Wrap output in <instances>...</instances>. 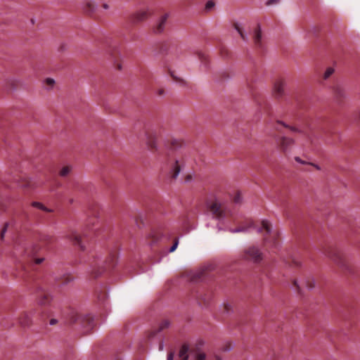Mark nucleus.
Wrapping results in <instances>:
<instances>
[{
    "mask_svg": "<svg viewBox=\"0 0 360 360\" xmlns=\"http://www.w3.org/2000/svg\"><path fill=\"white\" fill-rule=\"evenodd\" d=\"M189 351V346L187 344H184L179 352V356L180 358L188 357V352Z\"/></svg>",
    "mask_w": 360,
    "mask_h": 360,
    "instance_id": "13",
    "label": "nucleus"
},
{
    "mask_svg": "<svg viewBox=\"0 0 360 360\" xmlns=\"http://www.w3.org/2000/svg\"><path fill=\"white\" fill-rule=\"evenodd\" d=\"M214 6V3L212 1H209L207 2L205 8L209 10V9H211L212 8H213Z\"/></svg>",
    "mask_w": 360,
    "mask_h": 360,
    "instance_id": "26",
    "label": "nucleus"
},
{
    "mask_svg": "<svg viewBox=\"0 0 360 360\" xmlns=\"http://www.w3.org/2000/svg\"><path fill=\"white\" fill-rule=\"evenodd\" d=\"M262 227L257 229V232L259 233L262 230H265L267 233H270L271 232V226L270 223L267 220H263L262 222Z\"/></svg>",
    "mask_w": 360,
    "mask_h": 360,
    "instance_id": "14",
    "label": "nucleus"
},
{
    "mask_svg": "<svg viewBox=\"0 0 360 360\" xmlns=\"http://www.w3.org/2000/svg\"><path fill=\"white\" fill-rule=\"evenodd\" d=\"M328 257L338 264L342 263V255L340 252L336 250H332L328 253Z\"/></svg>",
    "mask_w": 360,
    "mask_h": 360,
    "instance_id": "11",
    "label": "nucleus"
},
{
    "mask_svg": "<svg viewBox=\"0 0 360 360\" xmlns=\"http://www.w3.org/2000/svg\"><path fill=\"white\" fill-rule=\"evenodd\" d=\"M234 27L236 30L238 32L242 39L245 41H248V36L243 33L242 28L240 27V25L238 23L234 24Z\"/></svg>",
    "mask_w": 360,
    "mask_h": 360,
    "instance_id": "15",
    "label": "nucleus"
},
{
    "mask_svg": "<svg viewBox=\"0 0 360 360\" xmlns=\"http://www.w3.org/2000/svg\"><path fill=\"white\" fill-rule=\"evenodd\" d=\"M162 348H163V344H162V343H161V345H160V349H162Z\"/></svg>",
    "mask_w": 360,
    "mask_h": 360,
    "instance_id": "43",
    "label": "nucleus"
},
{
    "mask_svg": "<svg viewBox=\"0 0 360 360\" xmlns=\"http://www.w3.org/2000/svg\"><path fill=\"white\" fill-rule=\"evenodd\" d=\"M6 82L8 84H11V85H14L15 80L13 79H9L6 80Z\"/></svg>",
    "mask_w": 360,
    "mask_h": 360,
    "instance_id": "35",
    "label": "nucleus"
},
{
    "mask_svg": "<svg viewBox=\"0 0 360 360\" xmlns=\"http://www.w3.org/2000/svg\"><path fill=\"white\" fill-rule=\"evenodd\" d=\"M295 143L293 139L283 136L280 141V146L283 152H287L291 149Z\"/></svg>",
    "mask_w": 360,
    "mask_h": 360,
    "instance_id": "6",
    "label": "nucleus"
},
{
    "mask_svg": "<svg viewBox=\"0 0 360 360\" xmlns=\"http://www.w3.org/2000/svg\"><path fill=\"white\" fill-rule=\"evenodd\" d=\"M181 360H188V357L185 356L184 358H181Z\"/></svg>",
    "mask_w": 360,
    "mask_h": 360,
    "instance_id": "42",
    "label": "nucleus"
},
{
    "mask_svg": "<svg viewBox=\"0 0 360 360\" xmlns=\"http://www.w3.org/2000/svg\"><path fill=\"white\" fill-rule=\"evenodd\" d=\"M295 285L297 286V289L300 288L297 281H295Z\"/></svg>",
    "mask_w": 360,
    "mask_h": 360,
    "instance_id": "41",
    "label": "nucleus"
},
{
    "mask_svg": "<svg viewBox=\"0 0 360 360\" xmlns=\"http://www.w3.org/2000/svg\"><path fill=\"white\" fill-rule=\"evenodd\" d=\"M309 284H307L306 285V287L308 288V289H312L313 288H314L315 286V282L312 279L309 281Z\"/></svg>",
    "mask_w": 360,
    "mask_h": 360,
    "instance_id": "27",
    "label": "nucleus"
},
{
    "mask_svg": "<svg viewBox=\"0 0 360 360\" xmlns=\"http://www.w3.org/2000/svg\"><path fill=\"white\" fill-rule=\"evenodd\" d=\"M167 18H168V15L165 14L160 18V20H158V22L156 25V27H155L156 32L160 33V32H162L165 30Z\"/></svg>",
    "mask_w": 360,
    "mask_h": 360,
    "instance_id": "10",
    "label": "nucleus"
},
{
    "mask_svg": "<svg viewBox=\"0 0 360 360\" xmlns=\"http://www.w3.org/2000/svg\"><path fill=\"white\" fill-rule=\"evenodd\" d=\"M71 169H72L71 167L65 166L60 169L59 174L60 176L65 177L69 174Z\"/></svg>",
    "mask_w": 360,
    "mask_h": 360,
    "instance_id": "16",
    "label": "nucleus"
},
{
    "mask_svg": "<svg viewBox=\"0 0 360 360\" xmlns=\"http://www.w3.org/2000/svg\"><path fill=\"white\" fill-rule=\"evenodd\" d=\"M149 16V12L147 9H142L134 13L131 17V20L138 23L146 20Z\"/></svg>",
    "mask_w": 360,
    "mask_h": 360,
    "instance_id": "4",
    "label": "nucleus"
},
{
    "mask_svg": "<svg viewBox=\"0 0 360 360\" xmlns=\"http://www.w3.org/2000/svg\"><path fill=\"white\" fill-rule=\"evenodd\" d=\"M165 326H169V323L168 322H165Z\"/></svg>",
    "mask_w": 360,
    "mask_h": 360,
    "instance_id": "44",
    "label": "nucleus"
},
{
    "mask_svg": "<svg viewBox=\"0 0 360 360\" xmlns=\"http://www.w3.org/2000/svg\"><path fill=\"white\" fill-rule=\"evenodd\" d=\"M245 259L257 263L262 260V254L261 251L255 246L248 247L244 251Z\"/></svg>",
    "mask_w": 360,
    "mask_h": 360,
    "instance_id": "2",
    "label": "nucleus"
},
{
    "mask_svg": "<svg viewBox=\"0 0 360 360\" xmlns=\"http://www.w3.org/2000/svg\"><path fill=\"white\" fill-rule=\"evenodd\" d=\"M295 160L302 165H309V162L302 160L300 157H295Z\"/></svg>",
    "mask_w": 360,
    "mask_h": 360,
    "instance_id": "24",
    "label": "nucleus"
},
{
    "mask_svg": "<svg viewBox=\"0 0 360 360\" xmlns=\"http://www.w3.org/2000/svg\"><path fill=\"white\" fill-rule=\"evenodd\" d=\"M98 5L94 0H84L83 9L88 13H93L97 10Z\"/></svg>",
    "mask_w": 360,
    "mask_h": 360,
    "instance_id": "7",
    "label": "nucleus"
},
{
    "mask_svg": "<svg viewBox=\"0 0 360 360\" xmlns=\"http://www.w3.org/2000/svg\"><path fill=\"white\" fill-rule=\"evenodd\" d=\"M6 229H7L6 226H5V227L2 229L1 233V238H3L4 237V234H5V233L6 232Z\"/></svg>",
    "mask_w": 360,
    "mask_h": 360,
    "instance_id": "32",
    "label": "nucleus"
},
{
    "mask_svg": "<svg viewBox=\"0 0 360 360\" xmlns=\"http://www.w3.org/2000/svg\"><path fill=\"white\" fill-rule=\"evenodd\" d=\"M195 360H206V354L204 352H200L195 355Z\"/></svg>",
    "mask_w": 360,
    "mask_h": 360,
    "instance_id": "20",
    "label": "nucleus"
},
{
    "mask_svg": "<svg viewBox=\"0 0 360 360\" xmlns=\"http://www.w3.org/2000/svg\"><path fill=\"white\" fill-rule=\"evenodd\" d=\"M102 6L105 10L109 9V5L106 3L103 4Z\"/></svg>",
    "mask_w": 360,
    "mask_h": 360,
    "instance_id": "36",
    "label": "nucleus"
},
{
    "mask_svg": "<svg viewBox=\"0 0 360 360\" xmlns=\"http://www.w3.org/2000/svg\"><path fill=\"white\" fill-rule=\"evenodd\" d=\"M156 94L158 96H163L165 94V91L162 89H160L156 91Z\"/></svg>",
    "mask_w": 360,
    "mask_h": 360,
    "instance_id": "30",
    "label": "nucleus"
},
{
    "mask_svg": "<svg viewBox=\"0 0 360 360\" xmlns=\"http://www.w3.org/2000/svg\"><path fill=\"white\" fill-rule=\"evenodd\" d=\"M216 360H221V358H219V357H217V359H216Z\"/></svg>",
    "mask_w": 360,
    "mask_h": 360,
    "instance_id": "45",
    "label": "nucleus"
},
{
    "mask_svg": "<svg viewBox=\"0 0 360 360\" xmlns=\"http://www.w3.org/2000/svg\"><path fill=\"white\" fill-rule=\"evenodd\" d=\"M44 260V258H38V259H35V263H36L37 264H41Z\"/></svg>",
    "mask_w": 360,
    "mask_h": 360,
    "instance_id": "33",
    "label": "nucleus"
},
{
    "mask_svg": "<svg viewBox=\"0 0 360 360\" xmlns=\"http://www.w3.org/2000/svg\"><path fill=\"white\" fill-rule=\"evenodd\" d=\"M174 354L173 353H169L167 356V360H173Z\"/></svg>",
    "mask_w": 360,
    "mask_h": 360,
    "instance_id": "34",
    "label": "nucleus"
},
{
    "mask_svg": "<svg viewBox=\"0 0 360 360\" xmlns=\"http://www.w3.org/2000/svg\"><path fill=\"white\" fill-rule=\"evenodd\" d=\"M278 1H279V0H269L266 1V4L267 6H270V5L278 3Z\"/></svg>",
    "mask_w": 360,
    "mask_h": 360,
    "instance_id": "29",
    "label": "nucleus"
},
{
    "mask_svg": "<svg viewBox=\"0 0 360 360\" xmlns=\"http://www.w3.org/2000/svg\"><path fill=\"white\" fill-rule=\"evenodd\" d=\"M193 181V175L192 174H188L184 176V182L189 183Z\"/></svg>",
    "mask_w": 360,
    "mask_h": 360,
    "instance_id": "22",
    "label": "nucleus"
},
{
    "mask_svg": "<svg viewBox=\"0 0 360 360\" xmlns=\"http://www.w3.org/2000/svg\"><path fill=\"white\" fill-rule=\"evenodd\" d=\"M172 77H173L176 80L179 81V82H180V81H181V79H180L177 78L176 77H174L173 75H172Z\"/></svg>",
    "mask_w": 360,
    "mask_h": 360,
    "instance_id": "40",
    "label": "nucleus"
},
{
    "mask_svg": "<svg viewBox=\"0 0 360 360\" xmlns=\"http://www.w3.org/2000/svg\"><path fill=\"white\" fill-rule=\"evenodd\" d=\"M285 83L282 79L276 81L274 85L273 92L275 96L281 97L285 93Z\"/></svg>",
    "mask_w": 360,
    "mask_h": 360,
    "instance_id": "5",
    "label": "nucleus"
},
{
    "mask_svg": "<svg viewBox=\"0 0 360 360\" xmlns=\"http://www.w3.org/2000/svg\"><path fill=\"white\" fill-rule=\"evenodd\" d=\"M278 124H281L282 125H283L286 128H289L293 132L302 133V131L301 129H298L297 127H290V126L285 124L284 122H283L281 121H278Z\"/></svg>",
    "mask_w": 360,
    "mask_h": 360,
    "instance_id": "17",
    "label": "nucleus"
},
{
    "mask_svg": "<svg viewBox=\"0 0 360 360\" xmlns=\"http://www.w3.org/2000/svg\"><path fill=\"white\" fill-rule=\"evenodd\" d=\"M191 150L186 146L172 148L167 157L168 174L172 179H176L181 169L191 158Z\"/></svg>",
    "mask_w": 360,
    "mask_h": 360,
    "instance_id": "1",
    "label": "nucleus"
},
{
    "mask_svg": "<svg viewBox=\"0 0 360 360\" xmlns=\"http://www.w3.org/2000/svg\"><path fill=\"white\" fill-rule=\"evenodd\" d=\"M148 144V146H149L150 148H155V147H156V145H155V143H150V142H149Z\"/></svg>",
    "mask_w": 360,
    "mask_h": 360,
    "instance_id": "39",
    "label": "nucleus"
},
{
    "mask_svg": "<svg viewBox=\"0 0 360 360\" xmlns=\"http://www.w3.org/2000/svg\"><path fill=\"white\" fill-rule=\"evenodd\" d=\"M32 206L37 207L39 209H41V210H45L44 206L41 203L38 202H34L32 203Z\"/></svg>",
    "mask_w": 360,
    "mask_h": 360,
    "instance_id": "25",
    "label": "nucleus"
},
{
    "mask_svg": "<svg viewBox=\"0 0 360 360\" xmlns=\"http://www.w3.org/2000/svg\"><path fill=\"white\" fill-rule=\"evenodd\" d=\"M335 96L337 99L344 98L347 96V91L345 88L337 86L335 89Z\"/></svg>",
    "mask_w": 360,
    "mask_h": 360,
    "instance_id": "12",
    "label": "nucleus"
},
{
    "mask_svg": "<svg viewBox=\"0 0 360 360\" xmlns=\"http://www.w3.org/2000/svg\"><path fill=\"white\" fill-rule=\"evenodd\" d=\"M210 212L217 219H222L225 217L226 214L223 210H221V204L218 201L211 202L208 205Z\"/></svg>",
    "mask_w": 360,
    "mask_h": 360,
    "instance_id": "3",
    "label": "nucleus"
},
{
    "mask_svg": "<svg viewBox=\"0 0 360 360\" xmlns=\"http://www.w3.org/2000/svg\"><path fill=\"white\" fill-rule=\"evenodd\" d=\"M253 41L257 46H261L262 42V30L261 26L259 24H257V26L255 29L254 33H253Z\"/></svg>",
    "mask_w": 360,
    "mask_h": 360,
    "instance_id": "8",
    "label": "nucleus"
},
{
    "mask_svg": "<svg viewBox=\"0 0 360 360\" xmlns=\"http://www.w3.org/2000/svg\"><path fill=\"white\" fill-rule=\"evenodd\" d=\"M309 165H311L313 166L315 169H316L317 170H321V167L319 165L315 164V163H313V162H309Z\"/></svg>",
    "mask_w": 360,
    "mask_h": 360,
    "instance_id": "31",
    "label": "nucleus"
},
{
    "mask_svg": "<svg viewBox=\"0 0 360 360\" xmlns=\"http://www.w3.org/2000/svg\"><path fill=\"white\" fill-rule=\"evenodd\" d=\"M56 323H57L56 319H51V321H50V325H51V326L56 324Z\"/></svg>",
    "mask_w": 360,
    "mask_h": 360,
    "instance_id": "37",
    "label": "nucleus"
},
{
    "mask_svg": "<svg viewBox=\"0 0 360 360\" xmlns=\"http://www.w3.org/2000/svg\"><path fill=\"white\" fill-rule=\"evenodd\" d=\"M334 72V69L333 68H328L323 73V79H327L329 78L332 74Z\"/></svg>",
    "mask_w": 360,
    "mask_h": 360,
    "instance_id": "18",
    "label": "nucleus"
},
{
    "mask_svg": "<svg viewBox=\"0 0 360 360\" xmlns=\"http://www.w3.org/2000/svg\"><path fill=\"white\" fill-rule=\"evenodd\" d=\"M179 245V238H176L173 245L169 249V252H174Z\"/></svg>",
    "mask_w": 360,
    "mask_h": 360,
    "instance_id": "23",
    "label": "nucleus"
},
{
    "mask_svg": "<svg viewBox=\"0 0 360 360\" xmlns=\"http://www.w3.org/2000/svg\"><path fill=\"white\" fill-rule=\"evenodd\" d=\"M245 229L244 228H238V229H231V233H239V232L245 231Z\"/></svg>",
    "mask_w": 360,
    "mask_h": 360,
    "instance_id": "28",
    "label": "nucleus"
},
{
    "mask_svg": "<svg viewBox=\"0 0 360 360\" xmlns=\"http://www.w3.org/2000/svg\"><path fill=\"white\" fill-rule=\"evenodd\" d=\"M55 83V81L53 79H51V78H46L45 80H44V84L46 85H47L49 87H51L53 86Z\"/></svg>",
    "mask_w": 360,
    "mask_h": 360,
    "instance_id": "21",
    "label": "nucleus"
},
{
    "mask_svg": "<svg viewBox=\"0 0 360 360\" xmlns=\"http://www.w3.org/2000/svg\"><path fill=\"white\" fill-rule=\"evenodd\" d=\"M70 239L72 240L75 245H78L82 250H85L86 247L82 241L81 236L77 233H72L70 236Z\"/></svg>",
    "mask_w": 360,
    "mask_h": 360,
    "instance_id": "9",
    "label": "nucleus"
},
{
    "mask_svg": "<svg viewBox=\"0 0 360 360\" xmlns=\"http://www.w3.org/2000/svg\"><path fill=\"white\" fill-rule=\"evenodd\" d=\"M240 196H239V195L236 196V197L235 198V199H234V201H235V202H236V203L240 202Z\"/></svg>",
    "mask_w": 360,
    "mask_h": 360,
    "instance_id": "38",
    "label": "nucleus"
},
{
    "mask_svg": "<svg viewBox=\"0 0 360 360\" xmlns=\"http://www.w3.org/2000/svg\"><path fill=\"white\" fill-rule=\"evenodd\" d=\"M20 323L21 325L25 326H28L30 323V318L27 314H25L23 318H21L20 320Z\"/></svg>",
    "mask_w": 360,
    "mask_h": 360,
    "instance_id": "19",
    "label": "nucleus"
}]
</instances>
